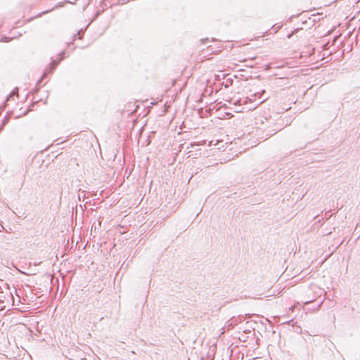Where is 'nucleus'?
Here are the masks:
<instances>
[{"mask_svg":"<svg viewBox=\"0 0 360 360\" xmlns=\"http://www.w3.org/2000/svg\"><path fill=\"white\" fill-rule=\"evenodd\" d=\"M333 353L329 348H316L312 354V360H333Z\"/></svg>","mask_w":360,"mask_h":360,"instance_id":"obj_1","label":"nucleus"},{"mask_svg":"<svg viewBox=\"0 0 360 360\" xmlns=\"http://www.w3.org/2000/svg\"><path fill=\"white\" fill-rule=\"evenodd\" d=\"M65 54V52L63 51L60 53V58L59 59V60H52V62L51 63V64L49 65V66L46 69L44 73L42 75V77L41 79H43L44 77H45L46 76L47 74L49 73H51V72H53L55 68H56V66L59 64V63L63 59V55Z\"/></svg>","mask_w":360,"mask_h":360,"instance_id":"obj_2","label":"nucleus"},{"mask_svg":"<svg viewBox=\"0 0 360 360\" xmlns=\"http://www.w3.org/2000/svg\"><path fill=\"white\" fill-rule=\"evenodd\" d=\"M18 88H15L10 94L9 96L7 97V101H10V99L14 96V95H17L18 94Z\"/></svg>","mask_w":360,"mask_h":360,"instance_id":"obj_3","label":"nucleus"},{"mask_svg":"<svg viewBox=\"0 0 360 360\" xmlns=\"http://www.w3.org/2000/svg\"><path fill=\"white\" fill-rule=\"evenodd\" d=\"M5 307L4 301L0 299V311L3 310Z\"/></svg>","mask_w":360,"mask_h":360,"instance_id":"obj_4","label":"nucleus"},{"mask_svg":"<svg viewBox=\"0 0 360 360\" xmlns=\"http://www.w3.org/2000/svg\"><path fill=\"white\" fill-rule=\"evenodd\" d=\"M332 216V214H330V211H327L325 212L324 214V217L326 218V219H329L330 217Z\"/></svg>","mask_w":360,"mask_h":360,"instance_id":"obj_5","label":"nucleus"},{"mask_svg":"<svg viewBox=\"0 0 360 360\" xmlns=\"http://www.w3.org/2000/svg\"><path fill=\"white\" fill-rule=\"evenodd\" d=\"M78 35L79 39H82L83 36V32L82 30L79 31L77 34L74 36V39H75L76 36Z\"/></svg>","mask_w":360,"mask_h":360,"instance_id":"obj_6","label":"nucleus"},{"mask_svg":"<svg viewBox=\"0 0 360 360\" xmlns=\"http://www.w3.org/2000/svg\"><path fill=\"white\" fill-rule=\"evenodd\" d=\"M311 302V300L306 301L304 302V304H307L310 303Z\"/></svg>","mask_w":360,"mask_h":360,"instance_id":"obj_7","label":"nucleus"},{"mask_svg":"<svg viewBox=\"0 0 360 360\" xmlns=\"http://www.w3.org/2000/svg\"><path fill=\"white\" fill-rule=\"evenodd\" d=\"M48 12H49V11H44V12H43V13H42V14H43V13H48ZM41 15V13L39 15Z\"/></svg>","mask_w":360,"mask_h":360,"instance_id":"obj_8","label":"nucleus"}]
</instances>
